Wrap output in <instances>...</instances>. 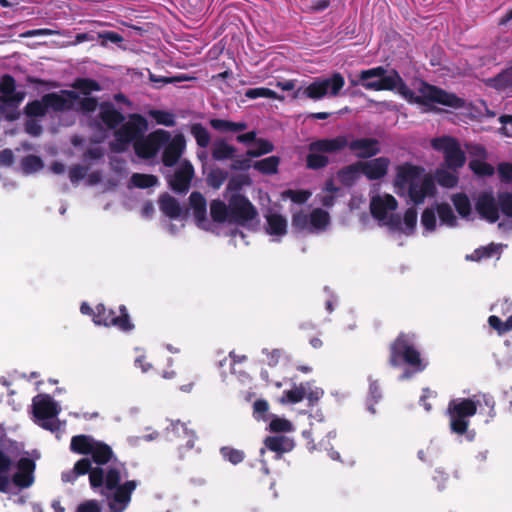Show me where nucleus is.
I'll use <instances>...</instances> for the list:
<instances>
[{"label": "nucleus", "mask_w": 512, "mask_h": 512, "mask_svg": "<svg viewBox=\"0 0 512 512\" xmlns=\"http://www.w3.org/2000/svg\"><path fill=\"white\" fill-rule=\"evenodd\" d=\"M490 86L499 91L512 89V66L490 79Z\"/></svg>", "instance_id": "nucleus-39"}, {"label": "nucleus", "mask_w": 512, "mask_h": 512, "mask_svg": "<svg viewBox=\"0 0 512 512\" xmlns=\"http://www.w3.org/2000/svg\"><path fill=\"white\" fill-rule=\"evenodd\" d=\"M502 248L501 244L490 243L487 246H481L467 256V259L472 261H481L483 259L492 258L494 255H499Z\"/></svg>", "instance_id": "nucleus-34"}, {"label": "nucleus", "mask_w": 512, "mask_h": 512, "mask_svg": "<svg viewBox=\"0 0 512 512\" xmlns=\"http://www.w3.org/2000/svg\"><path fill=\"white\" fill-rule=\"evenodd\" d=\"M193 177L194 168L190 162L185 161L168 180V183L173 191L182 194L189 190Z\"/></svg>", "instance_id": "nucleus-19"}, {"label": "nucleus", "mask_w": 512, "mask_h": 512, "mask_svg": "<svg viewBox=\"0 0 512 512\" xmlns=\"http://www.w3.org/2000/svg\"><path fill=\"white\" fill-rule=\"evenodd\" d=\"M80 312L92 320H130L129 314L124 305L119 306V313L117 314L112 308H107L104 304H98L93 309L87 302H82Z\"/></svg>", "instance_id": "nucleus-16"}, {"label": "nucleus", "mask_w": 512, "mask_h": 512, "mask_svg": "<svg viewBox=\"0 0 512 512\" xmlns=\"http://www.w3.org/2000/svg\"><path fill=\"white\" fill-rule=\"evenodd\" d=\"M310 224V215L303 211L296 212L292 216V227L297 231H303L308 228Z\"/></svg>", "instance_id": "nucleus-60"}, {"label": "nucleus", "mask_w": 512, "mask_h": 512, "mask_svg": "<svg viewBox=\"0 0 512 512\" xmlns=\"http://www.w3.org/2000/svg\"><path fill=\"white\" fill-rule=\"evenodd\" d=\"M79 99V94L73 90H61L60 93L50 92L43 95V101L47 110L65 112L74 109V102Z\"/></svg>", "instance_id": "nucleus-15"}, {"label": "nucleus", "mask_w": 512, "mask_h": 512, "mask_svg": "<svg viewBox=\"0 0 512 512\" xmlns=\"http://www.w3.org/2000/svg\"><path fill=\"white\" fill-rule=\"evenodd\" d=\"M148 128V122L144 116L138 113L131 114L126 123H122L114 132L115 140L110 143L111 151L123 153L128 145L137 141Z\"/></svg>", "instance_id": "nucleus-6"}, {"label": "nucleus", "mask_w": 512, "mask_h": 512, "mask_svg": "<svg viewBox=\"0 0 512 512\" xmlns=\"http://www.w3.org/2000/svg\"><path fill=\"white\" fill-rule=\"evenodd\" d=\"M282 196L285 198H289L294 203L303 204L309 199L311 193L306 190L288 189L283 192Z\"/></svg>", "instance_id": "nucleus-59"}, {"label": "nucleus", "mask_w": 512, "mask_h": 512, "mask_svg": "<svg viewBox=\"0 0 512 512\" xmlns=\"http://www.w3.org/2000/svg\"><path fill=\"white\" fill-rule=\"evenodd\" d=\"M475 209L481 218L490 223H495L499 219L498 201L492 192L480 193L475 203Z\"/></svg>", "instance_id": "nucleus-18"}, {"label": "nucleus", "mask_w": 512, "mask_h": 512, "mask_svg": "<svg viewBox=\"0 0 512 512\" xmlns=\"http://www.w3.org/2000/svg\"><path fill=\"white\" fill-rule=\"evenodd\" d=\"M236 148L228 144L224 140H217L212 149V158L216 161L233 159L235 157Z\"/></svg>", "instance_id": "nucleus-31"}, {"label": "nucleus", "mask_w": 512, "mask_h": 512, "mask_svg": "<svg viewBox=\"0 0 512 512\" xmlns=\"http://www.w3.org/2000/svg\"><path fill=\"white\" fill-rule=\"evenodd\" d=\"M99 108L98 116L107 129L116 130L125 121V116L112 102L104 101L100 103Z\"/></svg>", "instance_id": "nucleus-25"}, {"label": "nucleus", "mask_w": 512, "mask_h": 512, "mask_svg": "<svg viewBox=\"0 0 512 512\" xmlns=\"http://www.w3.org/2000/svg\"><path fill=\"white\" fill-rule=\"evenodd\" d=\"M35 463L33 460L23 457L17 463V471L12 477V482L20 488H27L34 482Z\"/></svg>", "instance_id": "nucleus-20"}, {"label": "nucleus", "mask_w": 512, "mask_h": 512, "mask_svg": "<svg viewBox=\"0 0 512 512\" xmlns=\"http://www.w3.org/2000/svg\"><path fill=\"white\" fill-rule=\"evenodd\" d=\"M403 224L405 225V229H403L402 232L406 235H412L417 224V210L414 207H410L405 211Z\"/></svg>", "instance_id": "nucleus-51"}, {"label": "nucleus", "mask_w": 512, "mask_h": 512, "mask_svg": "<svg viewBox=\"0 0 512 512\" xmlns=\"http://www.w3.org/2000/svg\"><path fill=\"white\" fill-rule=\"evenodd\" d=\"M130 181L133 186L146 189L155 186L158 183V178L152 174L134 173Z\"/></svg>", "instance_id": "nucleus-45"}, {"label": "nucleus", "mask_w": 512, "mask_h": 512, "mask_svg": "<svg viewBox=\"0 0 512 512\" xmlns=\"http://www.w3.org/2000/svg\"><path fill=\"white\" fill-rule=\"evenodd\" d=\"M70 447L76 453L91 455L96 466L92 467L89 458H82L72 470L62 473V480L72 483L89 473L91 487L106 498L110 512H124L138 483L128 479L125 465L117 461L111 447L88 435L74 436Z\"/></svg>", "instance_id": "nucleus-1"}, {"label": "nucleus", "mask_w": 512, "mask_h": 512, "mask_svg": "<svg viewBox=\"0 0 512 512\" xmlns=\"http://www.w3.org/2000/svg\"><path fill=\"white\" fill-rule=\"evenodd\" d=\"M359 165L367 179L374 181L386 176L390 160L387 157H378L365 162L359 161Z\"/></svg>", "instance_id": "nucleus-22"}, {"label": "nucleus", "mask_w": 512, "mask_h": 512, "mask_svg": "<svg viewBox=\"0 0 512 512\" xmlns=\"http://www.w3.org/2000/svg\"><path fill=\"white\" fill-rule=\"evenodd\" d=\"M420 93L421 94L415 98L417 104L426 106L431 103H437L453 109L465 107V100L463 98L434 85L425 83L420 89Z\"/></svg>", "instance_id": "nucleus-9"}, {"label": "nucleus", "mask_w": 512, "mask_h": 512, "mask_svg": "<svg viewBox=\"0 0 512 512\" xmlns=\"http://www.w3.org/2000/svg\"><path fill=\"white\" fill-rule=\"evenodd\" d=\"M360 173H362V168L358 161L341 168L338 172V178L343 185L350 186L356 182Z\"/></svg>", "instance_id": "nucleus-32"}, {"label": "nucleus", "mask_w": 512, "mask_h": 512, "mask_svg": "<svg viewBox=\"0 0 512 512\" xmlns=\"http://www.w3.org/2000/svg\"><path fill=\"white\" fill-rule=\"evenodd\" d=\"M267 228L266 231L270 235L282 236L287 232V220L284 216L278 213H271L266 216Z\"/></svg>", "instance_id": "nucleus-29"}, {"label": "nucleus", "mask_w": 512, "mask_h": 512, "mask_svg": "<svg viewBox=\"0 0 512 512\" xmlns=\"http://www.w3.org/2000/svg\"><path fill=\"white\" fill-rule=\"evenodd\" d=\"M435 179L440 186L445 188H453L459 181L456 171L450 172L445 169H438L435 173Z\"/></svg>", "instance_id": "nucleus-44"}, {"label": "nucleus", "mask_w": 512, "mask_h": 512, "mask_svg": "<svg viewBox=\"0 0 512 512\" xmlns=\"http://www.w3.org/2000/svg\"><path fill=\"white\" fill-rule=\"evenodd\" d=\"M220 452L225 460L234 465L242 462L245 456L243 451L231 447H223Z\"/></svg>", "instance_id": "nucleus-58"}, {"label": "nucleus", "mask_w": 512, "mask_h": 512, "mask_svg": "<svg viewBox=\"0 0 512 512\" xmlns=\"http://www.w3.org/2000/svg\"><path fill=\"white\" fill-rule=\"evenodd\" d=\"M72 87L85 96H89L92 92H98L102 89L99 82L91 78H76L72 83Z\"/></svg>", "instance_id": "nucleus-37"}, {"label": "nucleus", "mask_w": 512, "mask_h": 512, "mask_svg": "<svg viewBox=\"0 0 512 512\" xmlns=\"http://www.w3.org/2000/svg\"><path fill=\"white\" fill-rule=\"evenodd\" d=\"M190 133L199 147L206 148L210 144V133L201 123H193L190 127Z\"/></svg>", "instance_id": "nucleus-42"}, {"label": "nucleus", "mask_w": 512, "mask_h": 512, "mask_svg": "<svg viewBox=\"0 0 512 512\" xmlns=\"http://www.w3.org/2000/svg\"><path fill=\"white\" fill-rule=\"evenodd\" d=\"M32 407L35 421L38 425L50 431H57L60 429L58 414L60 413L61 408L51 396L47 394L37 395L33 399Z\"/></svg>", "instance_id": "nucleus-7"}, {"label": "nucleus", "mask_w": 512, "mask_h": 512, "mask_svg": "<svg viewBox=\"0 0 512 512\" xmlns=\"http://www.w3.org/2000/svg\"><path fill=\"white\" fill-rule=\"evenodd\" d=\"M189 203L193 209L196 225L202 229L208 230L207 202L205 197L200 192L194 191L189 196Z\"/></svg>", "instance_id": "nucleus-26"}, {"label": "nucleus", "mask_w": 512, "mask_h": 512, "mask_svg": "<svg viewBox=\"0 0 512 512\" xmlns=\"http://www.w3.org/2000/svg\"><path fill=\"white\" fill-rule=\"evenodd\" d=\"M11 460L2 452H0V492H8L11 486L9 471L11 468Z\"/></svg>", "instance_id": "nucleus-36"}, {"label": "nucleus", "mask_w": 512, "mask_h": 512, "mask_svg": "<svg viewBox=\"0 0 512 512\" xmlns=\"http://www.w3.org/2000/svg\"><path fill=\"white\" fill-rule=\"evenodd\" d=\"M21 166L24 172L32 173L40 170L43 167L42 159L36 155H27L21 161Z\"/></svg>", "instance_id": "nucleus-52"}, {"label": "nucleus", "mask_w": 512, "mask_h": 512, "mask_svg": "<svg viewBox=\"0 0 512 512\" xmlns=\"http://www.w3.org/2000/svg\"><path fill=\"white\" fill-rule=\"evenodd\" d=\"M269 429L272 432H292L294 426L289 420L273 415L270 419Z\"/></svg>", "instance_id": "nucleus-50"}, {"label": "nucleus", "mask_w": 512, "mask_h": 512, "mask_svg": "<svg viewBox=\"0 0 512 512\" xmlns=\"http://www.w3.org/2000/svg\"><path fill=\"white\" fill-rule=\"evenodd\" d=\"M245 96L249 99H256L260 97L280 100L283 99V97L279 96L274 90L266 87L250 88L246 90Z\"/></svg>", "instance_id": "nucleus-49"}, {"label": "nucleus", "mask_w": 512, "mask_h": 512, "mask_svg": "<svg viewBox=\"0 0 512 512\" xmlns=\"http://www.w3.org/2000/svg\"><path fill=\"white\" fill-rule=\"evenodd\" d=\"M431 146L444 154L445 164L449 169L457 171L466 162L465 152L461 149L459 142L451 136L434 138Z\"/></svg>", "instance_id": "nucleus-11"}, {"label": "nucleus", "mask_w": 512, "mask_h": 512, "mask_svg": "<svg viewBox=\"0 0 512 512\" xmlns=\"http://www.w3.org/2000/svg\"><path fill=\"white\" fill-rule=\"evenodd\" d=\"M76 512H102V506L97 500H85L77 506Z\"/></svg>", "instance_id": "nucleus-63"}, {"label": "nucleus", "mask_w": 512, "mask_h": 512, "mask_svg": "<svg viewBox=\"0 0 512 512\" xmlns=\"http://www.w3.org/2000/svg\"><path fill=\"white\" fill-rule=\"evenodd\" d=\"M230 221L246 226L257 218L258 212L251 201L241 193L232 194L229 199Z\"/></svg>", "instance_id": "nucleus-13"}, {"label": "nucleus", "mask_w": 512, "mask_h": 512, "mask_svg": "<svg viewBox=\"0 0 512 512\" xmlns=\"http://www.w3.org/2000/svg\"><path fill=\"white\" fill-rule=\"evenodd\" d=\"M345 85L344 77L336 72L329 78H317L307 87H304L302 96L304 98L318 101L329 95L337 96Z\"/></svg>", "instance_id": "nucleus-8"}, {"label": "nucleus", "mask_w": 512, "mask_h": 512, "mask_svg": "<svg viewBox=\"0 0 512 512\" xmlns=\"http://www.w3.org/2000/svg\"><path fill=\"white\" fill-rule=\"evenodd\" d=\"M162 153V163L166 167L174 166L180 159L185 149V138L183 135H176L170 142L166 143Z\"/></svg>", "instance_id": "nucleus-24"}, {"label": "nucleus", "mask_w": 512, "mask_h": 512, "mask_svg": "<svg viewBox=\"0 0 512 512\" xmlns=\"http://www.w3.org/2000/svg\"><path fill=\"white\" fill-rule=\"evenodd\" d=\"M436 211L441 224L447 225L449 227H455L457 225V218L453 212V209L448 203L442 202L437 204Z\"/></svg>", "instance_id": "nucleus-40"}, {"label": "nucleus", "mask_w": 512, "mask_h": 512, "mask_svg": "<svg viewBox=\"0 0 512 512\" xmlns=\"http://www.w3.org/2000/svg\"><path fill=\"white\" fill-rule=\"evenodd\" d=\"M210 215L214 222H226L228 217H230L229 205L227 206L220 199L212 200L210 203Z\"/></svg>", "instance_id": "nucleus-35"}, {"label": "nucleus", "mask_w": 512, "mask_h": 512, "mask_svg": "<svg viewBox=\"0 0 512 512\" xmlns=\"http://www.w3.org/2000/svg\"><path fill=\"white\" fill-rule=\"evenodd\" d=\"M389 361L393 366L406 363L414 369V372H420L427 366V362L421 358L415 347L412 334L402 333L397 337L391 345Z\"/></svg>", "instance_id": "nucleus-5"}, {"label": "nucleus", "mask_w": 512, "mask_h": 512, "mask_svg": "<svg viewBox=\"0 0 512 512\" xmlns=\"http://www.w3.org/2000/svg\"><path fill=\"white\" fill-rule=\"evenodd\" d=\"M265 448L273 451L279 458L283 453L290 452L294 448V441L287 436H269L264 440Z\"/></svg>", "instance_id": "nucleus-27"}, {"label": "nucleus", "mask_w": 512, "mask_h": 512, "mask_svg": "<svg viewBox=\"0 0 512 512\" xmlns=\"http://www.w3.org/2000/svg\"><path fill=\"white\" fill-rule=\"evenodd\" d=\"M371 78H378L375 82H367L364 85L370 91H394L396 90L400 95L405 98L413 96L412 90L407 86L405 81L396 69L387 70L383 66L370 68L362 74L363 80Z\"/></svg>", "instance_id": "nucleus-4"}, {"label": "nucleus", "mask_w": 512, "mask_h": 512, "mask_svg": "<svg viewBox=\"0 0 512 512\" xmlns=\"http://www.w3.org/2000/svg\"><path fill=\"white\" fill-rule=\"evenodd\" d=\"M24 130L30 136L38 137L42 134L43 127L39 123L38 119L27 118L24 124Z\"/></svg>", "instance_id": "nucleus-62"}, {"label": "nucleus", "mask_w": 512, "mask_h": 512, "mask_svg": "<svg viewBox=\"0 0 512 512\" xmlns=\"http://www.w3.org/2000/svg\"><path fill=\"white\" fill-rule=\"evenodd\" d=\"M498 174L502 182H512V163L502 162L498 164Z\"/></svg>", "instance_id": "nucleus-64"}, {"label": "nucleus", "mask_w": 512, "mask_h": 512, "mask_svg": "<svg viewBox=\"0 0 512 512\" xmlns=\"http://www.w3.org/2000/svg\"><path fill=\"white\" fill-rule=\"evenodd\" d=\"M255 144L257 145L256 149H249L246 152L248 157L256 158L262 155L271 153L274 150V145L266 139L259 138L255 140Z\"/></svg>", "instance_id": "nucleus-48"}, {"label": "nucleus", "mask_w": 512, "mask_h": 512, "mask_svg": "<svg viewBox=\"0 0 512 512\" xmlns=\"http://www.w3.org/2000/svg\"><path fill=\"white\" fill-rule=\"evenodd\" d=\"M498 208L507 217H512V193L500 192L497 196Z\"/></svg>", "instance_id": "nucleus-54"}, {"label": "nucleus", "mask_w": 512, "mask_h": 512, "mask_svg": "<svg viewBox=\"0 0 512 512\" xmlns=\"http://www.w3.org/2000/svg\"><path fill=\"white\" fill-rule=\"evenodd\" d=\"M424 174L426 172L423 167L409 162L397 166L394 179L396 193L399 196H405V191L413 186Z\"/></svg>", "instance_id": "nucleus-14"}, {"label": "nucleus", "mask_w": 512, "mask_h": 512, "mask_svg": "<svg viewBox=\"0 0 512 512\" xmlns=\"http://www.w3.org/2000/svg\"><path fill=\"white\" fill-rule=\"evenodd\" d=\"M168 430V438L170 441H178L180 448L191 449L194 446L195 434L188 429L186 424L179 421L172 422Z\"/></svg>", "instance_id": "nucleus-23"}, {"label": "nucleus", "mask_w": 512, "mask_h": 512, "mask_svg": "<svg viewBox=\"0 0 512 512\" xmlns=\"http://www.w3.org/2000/svg\"><path fill=\"white\" fill-rule=\"evenodd\" d=\"M48 113L43 96L41 99L29 101L24 107V114L27 118H43Z\"/></svg>", "instance_id": "nucleus-38"}, {"label": "nucleus", "mask_w": 512, "mask_h": 512, "mask_svg": "<svg viewBox=\"0 0 512 512\" xmlns=\"http://www.w3.org/2000/svg\"><path fill=\"white\" fill-rule=\"evenodd\" d=\"M398 207V202L394 196L386 194L383 197L375 196L370 202L371 215L380 221L387 218L388 211H394Z\"/></svg>", "instance_id": "nucleus-21"}, {"label": "nucleus", "mask_w": 512, "mask_h": 512, "mask_svg": "<svg viewBox=\"0 0 512 512\" xmlns=\"http://www.w3.org/2000/svg\"><path fill=\"white\" fill-rule=\"evenodd\" d=\"M160 210L171 219H178L182 214V208L173 196L164 193L159 198Z\"/></svg>", "instance_id": "nucleus-28"}, {"label": "nucleus", "mask_w": 512, "mask_h": 512, "mask_svg": "<svg viewBox=\"0 0 512 512\" xmlns=\"http://www.w3.org/2000/svg\"><path fill=\"white\" fill-rule=\"evenodd\" d=\"M330 221L329 213L321 208H316L310 213V225L315 229H324Z\"/></svg>", "instance_id": "nucleus-46"}, {"label": "nucleus", "mask_w": 512, "mask_h": 512, "mask_svg": "<svg viewBox=\"0 0 512 512\" xmlns=\"http://www.w3.org/2000/svg\"><path fill=\"white\" fill-rule=\"evenodd\" d=\"M263 353L267 356L266 361L269 366H276L282 362L287 363L290 360L289 356L279 349H273L271 351L264 349Z\"/></svg>", "instance_id": "nucleus-55"}, {"label": "nucleus", "mask_w": 512, "mask_h": 512, "mask_svg": "<svg viewBox=\"0 0 512 512\" xmlns=\"http://www.w3.org/2000/svg\"><path fill=\"white\" fill-rule=\"evenodd\" d=\"M421 223L423 227L428 231H434L436 229V214L434 209L426 208L422 212Z\"/></svg>", "instance_id": "nucleus-61"}, {"label": "nucleus", "mask_w": 512, "mask_h": 512, "mask_svg": "<svg viewBox=\"0 0 512 512\" xmlns=\"http://www.w3.org/2000/svg\"><path fill=\"white\" fill-rule=\"evenodd\" d=\"M150 115L153 117L157 124L167 127H172L175 125V119L172 113L162 110H152Z\"/></svg>", "instance_id": "nucleus-57"}, {"label": "nucleus", "mask_w": 512, "mask_h": 512, "mask_svg": "<svg viewBox=\"0 0 512 512\" xmlns=\"http://www.w3.org/2000/svg\"><path fill=\"white\" fill-rule=\"evenodd\" d=\"M209 124L213 129L219 132H241L247 128L245 122H233L218 118L210 119Z\"/></svg>", "instance_id": "nucleus-30"}, {"label": "nucleus", "mask_w": 512, "mask_h": 512, "mask_svg": "<svg viewBox=\"0 0 512 512\" xmlns=\"http://www.w3.org/2000/svg\"><path fill=\"white\" fill-rule=\"evenodd\" d=\"M469 168L474 174L482 177H490L494 174V167L485 161L473 159L469 162Z\"/></svg>", "instance_id": "nucleus-47"}, {"label": "nucleus", "mask_w": 512, "mask_h": 512, "mask_svg": "<svg viewBox=\"0 0 512 512\" xmlns=\"http://www.w3.org/2000/svg\"><path fill=\"white\" fill-rule=\"evenodd\" d=\"M452 202L461 217L466 218L470 215L472 209L471 202L466 194L457 193L453 195Z\"/></svg>", "instance_id": "nucleus-43"}, {"label": "nucleus", "mask_w": 512, "mask_h": 512, "mask_svg": "<svg viewBox=\"0 0 512 512\" xmlns=\"http://www.w3.org/2000/svg\"><path fill=\"white\" fill-rule=\"evenodd\" d=\"M78 101V108L77 110L81 111L82 113L88 114L96 111L97 107H99V103L96 97H90L85 96L83 98H80Z\"/></svg>", "instance_id": "nucleus-56"}, {"label": "nucleus", "mask_w": 512, "mask_h": 512, "mask_svg": "<svg viewBox=\"0 0 512 512\" xmlns=\"http://www.w3.org/2000/svg\"><path fill=\"white\" fill-rule=\"evenodd\" d=\"M228 177V173L220 168L212 169L208 176L207 182L209 186L214 189H218L225 182Z\"/></svg>", "instance_id": "nucleus-53"}, {"label": "nucleus", "mask_w": 512, "mask_h": 512, "mask_svg": "<svg viewBox=\"0 0 512 512\" xmlns=\"http://www.w3.org/2000/svg\"><path fill=\"white\" fill-rule=\"evenodd\" d=\"M306 395V388L303 383L299 386H294L292 389L284 391L279 399L281 404H295L302 401Z\"/></svg>", "instance_id": "nucleus-41"}, {"label": "nucleus", "mask_w": 512, "mask_h": 512, "mask_svg": "<svg viewBox=\"0 0 512 512\" xmlns=\"http://www.w3.org/2000/svg\"><path fill=\"white\" fill-rule=\"evenodd\" d=\"M435 193V180L427 173L405 191V195H407L415 205L424 203L426 197H432Z\"/></svg>", "instance_id": "nucleus-17"}, {"label": "nucleus", "mask_w": 512, "mask_h": 512, "mask_svg": "<svg viewBox=\"0 0 512 512\" xmlns=\"http://www.w3.org/2000/svg\"><path fill=\"white\" fill-rule=\"evenodd\" d=\"M170 140V133L163 129L155 130L147 136L143 134L133 147L136 155L142 159H151L156 156L160 148Z\"/></svg>", "instance_id": "nucleus-12"}, {"label": "nucleus", "mask_w": 512, "mask_h": 512, "mask_svg": "<svg viewBox=\"0 0 512 512\" xmlns=\"http://www.w3.org/2000/svg\"><path fill=\"white\" fill-rule=\"evenodd\" d=\"M482 404L488 407V415L493 418L495 415V402L490 395L475 396L474 398H456L450 401L447 413L450 419L452 432L464 434L469 425V419L476 413Z\"/></svg>", "instance_id": "nucleus-3"}, {"label": "nucleus", "mask_w": 512, "mask_h": 512, "mask_svg": "<svg viewBox=\"0 0 512 512\" xmlns=\"http://www.w3.org/2000/svg\"><path fill=\"white\" fill-rule=\"evenodd\" d=\"M346 147L359 159H369L381 152V145L376 138H358L349 141L347 135L334 138H321L310 142L307 146L306 168L320 170L325 168L330 160L326 154L338 153Z\"/></svg>", "instance_id": "nucleus-2"}, {"label": "nucleus", "mask_w": 512, "mask_h": 512, "mask_svg": "<svg viewBox=\"0 0 512 512\" xmlns=\"http://www.w3.org/2000/svg\"><path fill=\"white\" fill-rule=\"evenodd\" d=\"M280 158L278 156H269L253 163V168L263 175H274L278 173Z\"/></svg>", "instance_id": "nucleus-33"}, {"label": "nucleus", "mask_w": 512, "mask_h": 512, "mask_svg": "<svg viewBox=\"0 0 512 512\" xmlns=\"http://www.w3.org/2000/svg\"><path fill=\"white\" fill-rule=\"evenodd\" d=\"M3 95H0V114L9 122L16 121L20 117L19 105L25 98V93L16 91V80H4L2 85Z\"/></svg>", "instance_id": "nucleus-10"}]
</instances>
